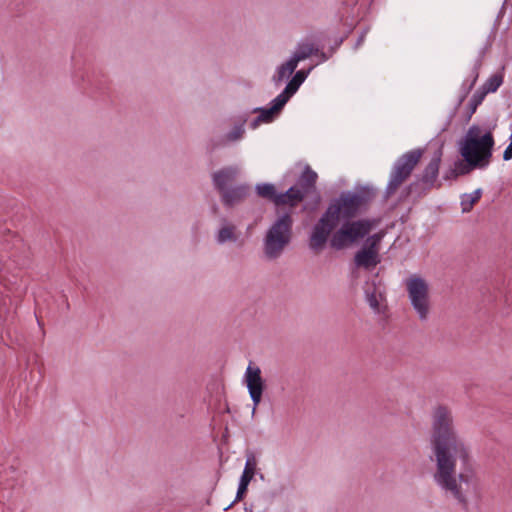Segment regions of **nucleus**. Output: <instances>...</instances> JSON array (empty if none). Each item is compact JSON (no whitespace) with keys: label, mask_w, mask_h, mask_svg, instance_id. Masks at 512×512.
<instances>
[{"label":"nucleus","mask_w":512,"mask_h":512,"mask_svg":"<svg viewBox=\"0 0 512 512\" xmlns=\"http://www.w3.org/2000/svg\"><path fill=\"white\" fill-rule=\"evenodd\" d=\"M249 185L226 186V205L239 204L249 195Z\"/></svg>","instance_id":"obj_14"},{"label":"nucleus","mask_w":512,"mask_h":512,"mask_svg":"<svg viewBox=\"0 0 512 512\" xmlns=\"http://www.w3.org/2000/svg\"><path fill=\"white\" fill-rule=\"evenodd\" d=\"M305 199V196L295 186L290 187L287 191L279 193L278 206H289L295 208Z\"/></svg>","instance_id":"obj_13"},{"label":"nucleus","mask_w":512,"mask_h":512,"mask_svg":"<svg viewBox=\"0 0 512 512\" xmlns=\"http://www.w3.org/2000/svg\"><path fill=\"white\" fill-rule=\"evenodd\" d=\"M367 301L373 310L379 312V301L375 292L367 294Z\"/></svg>","instance_id":"obj_27"},{"label":"nucleus","mask_w":512,"mask_h":512,"mask_svg":"<svg viewBox=\"0 0 512 512\" xmlns=\"http://www.w3.org/2000/svg\"><path fill=\"white\" fill-rule=\"evenodd\" d=\"M353 261L356 267L371 270L381 262V259L377 251L363 245L355 253Z\"/></svg>","instance_id":"obj_10"},{"label":"nucleus","mask_w":512,"mask_h":512,"mask_svg":"<svg viewBox=\"0 0 512 512\" xmlns=\"http://www.w3.org/2000/svg\"><path fill=\"white\" fill-rule=\"evenodd\" d=\"M217 239L219 243L224 242V224L218 230Z\"/></svg>","instance_id":"obj_34"},{"label":"nucleus","mask_w":512,"mask_h":512,"mask_svg":"<svg viewBox=\"0 0 512 512\" xmlns=\"http://www.w3.org/2000/svg\"><path fill=\"white\" fill-rule=\"evenodd\" d=\"M385 236V232L383 230H380L374 234H369V236H366L364 239V244L366 247L373 249L379 253L380 250V244Z\"/></svg>","instance_id":"obj_21"},{"label":"nucleus","mask_w":512,"mask_h":512,"mask_svg":"<svg viewBox=\"0 0 512 512\" xmlns=\"http://www.w3.org/2000/svg\"><path fill=\"white\" fill-rule=\"evenodd\" d=\"M487 94L488 93L481 87L473 94L471 100H473L476 104L480 105Z\"/></svg>","instance_id":"obj_28"},{"label":"nucleus","mask_w":512,"mask_h":512,"mask_svg":"<svg viewBox=\"0 0 512 512\" xmlns=\"http://www.w3.org/2000/svg\"><path fill=\"white\" fill-rule=\"evenodd\" d=\"M285 104L286 102L277 96L272 101V106L270 108H256L253 112L259 113L260 120H262L263 123H270L279 115Z\"/></svg>","instance_id":"obj_12"},{"label":"nucleus","mask_w":512,"mask_h":512,"mask_svg":"<svg viewBox=\"0 0 512 512\" xmlns=\"http://www.w3.org/2000/svg\"><path fill=\"white\" fill-rule=\"evenodd\" d=\"M309 71L310 70H308V71H304V70L297 71L295 73V75L293 76V78L286 85L284 91L281 94H279L278 96L280 98H282L287 103L288 100L292 97V95L294 93H296V91L298 90L300 85L305 81Z\"/></svg>","instance_id":"obj_15"},{"label":"nucleus","mask_w":512,"mask_h":512,"mask_svg":"<svg viewBox=\"0 0 512 512\" xmlns=\"http://www.w3.org/2000/svg\"><path fill=\"white\" fill-rule=\"evenodd\" d=\"M317 178V173L307 165L294 186L297 187L305 197H307L308 195L317 192Z\"/></svg>","instance_id":"obj_11"},{"label":"nucleus","mask_w":512,"mask_h":512,"mask_svg":"<svg viewBox=\"0 0 512 512\" xmlns=\"http://www.w3.org/2000/svg\"><path fill=\"white\" fill-rule=\"evenodd\" d=\"M454 167L456 168V172H458L459 176L467 175L474 169L484 168L479 163L473 161L472 159H468L467 157H462V160L455 161Z\"/></svg>","instance_id":"obj_18"},{"label":"nucleus","mask_w":512,"mask_h":512,"mask_svg":"<svg viewBox=\"0 0 512 512\" xmlns=\"http://www.w3.org/2000/svg\"><path fill=\"white\" fill-rule=\"evenodd\" d=\"M246 382L249 394L254 404L253 411L261 402L262 393L264 390V382L261 377V370L259 367L248 366L246 370Z\"/></svg>","instance_id":"obj_9"},{"label":"nucleus","mask_w":512,"mask_h":512,"mask_svg":"<svg viewBox=\"0 0 512 512\" xmlns=\"http://www.w3.org/2000/svg\"><path fill=\"white\" fill-rule=\"evenodd\" d=\"M406 286L411 305L419 318L427 319L430 310L428 284L421 277L414 275L407 280Z\"/></svg>","instance_id":"obj_8"},{"label":"nucleus","mask_w":512,"mask_h":512,"mask_svg":"<svg viewBox=\"0 0 512 512\" xmlns=\"http://www.w3.org/2000/svg\"><path fill=\"white\" fill-rule=\"evenodd\" d=\"M423 149H414L411 150L402 156H400L396 162L394 163L391 173L390 179L384 191V198H391L399 189V187L409 179L413 170L420 162L423 156Z\"/></svg>","instance_id":"obj_6"},{"label":"nucleus","mask_w":512,"mask_h":512,"mask_svg":"<svg viewBox=\"0 0 512 512\" xmlns=\"http://www.w3.org/2000/svg\"><path fill=\"white\" fill-rule=\"evenodd\" d=\"M235 227L232 226V225H226V241L227 240H233L235 241L236 240V236H235Z\"/></svg>","instance_id":"obj_31"},{"label":"nucleus","mask_w":512,"mask_h":512,"mask_svg":"<svg viewBox=\"0 0 512 512\" xmlns=\"http://www.w3.org/2000/svg\"><path fill=\"white\" fill-rule=\"evenodd\" d=\"M477 78H478V73L475 74V77L473 79V81L471 82V84L468 86L467 90L465 91V94L463 97H466L467 94L471 91V89L473 88L475 82L477 81Z\"/></svg>","instance_id":"obj_36"},{"label":"nucleus","mask_w":512,"mask_h":512,"mask_svg":"<svg viewBox=\"0 0 512 512\" xmlns=\"http://www.w3.org/2000/svg\"><path fill=\"white\" fill-rule=\"evenodd\" d=\"M481 198V190L477 189L472 194H464L461 200V207L464 213L470 212L475 203Z\"/></svg>","instance_id":"obj_20"},{"label":"nucleus","mask_w":512,"mask_h":512,"mask_svg":"<svg viewBox=\"0 0 512 512\" xmlns=\"http://www.w3.org/2000/svg\"><path fill=\"white\" fill-rule=\"evenodd\" d=\"M478 106L479 105L476 104L473 100H470V102H469V110H470L469 117H471V115L476 112Z\"/></svg>","instance_id":"obj_35"},{"label":"nucleus","mask_w":512,"mask_h":512,"mask_svg":"<svg viewBox=\"0 0 512 512\" xmlns=\"http://www.w3.org/2000/svg\"><path fill=\"white\" fill-rule=\"evenodd\" d=\"M430 444L436 466L434 481L467 509L463 484H469L474 476L472 457L469 447L457 434L451 411L446 406L440 405L434 411Z\"/></svg>","instance_id":"obj_1"},{"label":"nucleus","mask_w":512,"mask_h":512,"mask_svg":"<svg viewBox=\"0 0 512 512\" xmlns=\"http://www.w3.org/2000/svg\"><path fill=\"white\" fill-rule=\"evenodd\" d=\"M249 483H250L249 481H245L244 479L240 478L236 499H238V500L242 499L243 495L247 491V487H248Z\"/></svg>","instance_id":"obj_29"},{"label":"nucleus","mask_w":512,"mask_h":512,"mask_svg":"<svg viewBox=\"0 0 512 512\" xmlns=\"http://www.w3.org/2000/svg\"><path fill=\"white\" fill-rule=\"evenodd\" d=\"M459 176L458 172H456V168L453 166L450 168L444 175L446 180L456 179Z\"/></svg>","instance_id":"obj_32"},{"label":"nucleus","mask_w":512,"mask_h":512,"mask_svg":"<svg viewBox=\"0 0 512 512\" xmlns=\"http://www.w3.org/2000/svg\"><path fill=\"white\" fill-rule=\"evenodd\" d=\"M375 197V189L367 186L355 192H342L333 199L312 229L309 238L310 249L315 252L321 251L339 221L356 219V216L365 211Z\"/></svg>","instance_id":"obj_2"},{"label":"nucleus","mask_w":512,"mask_h":512,"mask_svg":"<svg viewBox=\"0 0 512 512\" xmlns=\"http://www.w3.org/2000/svg\"><path fill=\"white\" fill-rule=\"evenodd\" d=\"M255 191L260 198H263L276 207L278 206L279 193L276 190L274 184L271 183H260L255 186Z\"/></svg>","instance_id":"obj_16"},{"label":"nucleus","mask_w":512,"mask_h":512,"mask_svg":"<svg viewBox=\"0 0 512 512\" xmlns=\"http://www.w3.org/2000/svg\"><path fill=\"white\" fill-rule=\"evenodd\" d=\"M319 49L313 43L309 42H300L297 46L295 54L299 57V59L305 60L311 55H318Z\"/></svg>","instance_id":"obj_19"},{"label":"nucleus","mask_w":512,"mask_h":512,"mask_svg":"<svg viewBox=\"0 0 512 512\" xmlns=\"http://www.w3.org/2000/svg\"><path fill=\"white\" fill-rule=\"evenodd\" d=\"M292 73H288L287 69L283 66V64L278 68L276 74L273 76V80L276 83L282 82L285 78H287Z\"/></svg>","instance_id":"obj_26"},{"label":"nucleus","mask_w":512,"mask_h":512,"mask_svg":"<svg viewBox=\"0 0 512 512\" xmlns=\"http://www.w3.org/2000/svg\"><path fill=\"white\" fill-rule=\"evenodd\" d=\"M442 155L443 148L441 146L434 152L432 159L424 168L421 175L407 187L409 194H416L418 197H423L433 188L441 187V183H438L437 180Z\"/></svg>","instance_id":"obj_7"},{"label":"nucleus","mask_w":512,"mask_h":512,"mask_svg":"<svg viewBox=\"0 0 512 512\" xmlns=\"http://www.w3.org/2000/svg\"><path fill=\"white\" fill-rule=\"evenodd\" d=\"M379 222L380 220L376 218L344 220L340 227L330 234L329 245L336 251L358 245L369 236Z\"/></svg>","instance_id":"obj_4"},{"label":"nucleus","mask_w":512,"mask_h":512,"mask_svg":"<svg viewBox=\"0 0 512 512\" xmlns=\"http://www.w3.org/2000/svg\"><path fill=\"white\" fill-rule=\"evenodd\" d=\"M293 218L291 212L283 213L266 232L263 244L265 256L278 258L292 238Z\"/></svg>","instance_id":"obj_5"},{"label":"nucleus","mask_w":512,"mask_h":512,"mask_svg":"<svg viewBox=\"0 0 512 512\" xmlns=\"http://www.w3.org/2000/svg\"><path fill=\"white\" fill-rule=\"evenodd\" d=\"M494 136L491 131L482 132L479 125H472L458 142L461 157H467L486 168L492 159Z\"/></svg>","instance_id":"obj_3"},{"label":"nucleus","mask_w":512,"mask_h":512,"mask_svg":"<svg viewBox=\"0 0 512 512\" xmlns=\"http://www.w3.org/2000/svg\"><path fill=\"white\" fill-rule=\"evenodd\" d=\"M256 470V459L255 456L252 453H249L247 456L246 464L244 471L242 473L241 479H244L245 481H251L254 477Z\"/></svg>","instance_id":"obj_22"},{"label":"nucleus","mask_w":512,"mask_h":512,"mask_svg":"<svg viewBox=\"0 0 512 512\" xmlns=\"http://www.w3.org/2000/svg\"><path fill=\"white\" fill-rule=\"evenodd\" d=\"M503 83V76L501 74L491 75L485 83L481 86L487 93L495 92Z\"/></svg>","instance_id":"obj_23"},{"label":"nucleus","mask_w":512,"mask_h":512,"mask_svg":"<svg viewBox=\"0 0 512 512\" xmlns=\"http://www.w3.org/2000/svg\"><path fill=\"white\" fill-rule=\"evenodd\" d=\"M213 181L219 192L220 199L224 201V170H219L213 174Z\"/></svg>","instance_id":"obj_24"},{"label":"nucleus","mask_w":512,"mask_h":512,"mask_svg":"<svg viewBox=\"0 0 512 512\" xmlns=\"http://www.w3.org/2000/svg\"><path fill=\"white\" fill-rule=\"evenodd\" d=\"M239 173V169L237 167H229L226 168V180L234 179Z\"/></svg>","instance_id":"obj_30"},{"label":"nucleus","mask_w":512,"mask_h":512,"mask_svg":"<svg viewBox=\"0 0 512 512\" xmlns=\"http://www.w3.org/2000/svg\"><path fill=\"white\" fill-rule=\"evenodd\" d=\"M318 55L320 56L321 61H326L329 58L324 52H318Z\"/></svg>","instance_id":"obj_38"},{"label":"nucleus","mask_w":512,"mask_h":512,"mask_svg":"<svg viewBox=\"0 0 512 512\" xmlns=\"http://www.w3.org/2000/svg\"><path fill=\"white\" fill-rule=\"evenodd\" d=\"M512 158V138L510 137V144L508 145V147L505 149L504 153H503V159L505 161H508Z\"/></svg>","instance_id":"obj_33"},{"label":"nucleus","mask_w":512,"mask_h":512,"mask_svg":"<svg viewBox=\"0 0 512 512\" xmlns=\"http://www.w3.org/2000/svg\"><path fill=\"white\" fill-rule=\"evenodd\" d=\"M260 123H263L262 120H260V116L258 115L250 124L251 128L255 129L258 127Z\"/></svg>","instance_id":"obj_37"},{"label":"nucleus","mask_w":512,"mask_h":512,"mask_svg":"<svg viewBox=\"0 0 512 512\" xmlns=\"http://www.w3.org/2000/svg\"><path fill=\"white\" fill-rule=\"evenodd\" d=\"M246 118L231 119L232 128L226 133V142H235L240 140L245 133Z\"/></svg>","instance_id":"obj_17"},{"label":"nucleus","mask_w":512,"mask_h":512,"mask_svg":"<svg viewBox=\"0 0 512 512\" xmlns=\"http://www.w3.org/2000/svg\"><path fill=\"white\" fill-rule=\"evenodd\" d=\"M300 61L299 57L294 53L293 56L283 64V66L287 69L288 73H293Z\"/></svg>","instance_id":"obj_25"}]
</instances>
